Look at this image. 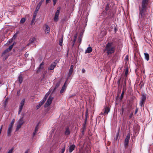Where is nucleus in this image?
<instances>
[{
    "instance_id": "nucleus-49",
    "label": "nucleus",
    "mask_w": 153,
    "mask_h": 153,
    "mask_svg": "<svg viewBox=\"0 0 153 153\" xmlns=\"http://www.w3.org/2000/svg\"><path fill=\"white\" fill-rule=\"evenodd\" d=\"M123 95H124V92H123L121 94V97L122 98H123Z\"/></svg>"
},
{
    "instance_id": "nucleus-51",
    "label": "nucleus",
    "mask_w": 153,
    "mask_h": 153,
    "mask_svg": "<svg viewBox=\"0 0 153 153\" xmlns=\"http://www.w3.org/2000/svg\"><path fill=\"white\" fill-rule=\"evenodd\" d=\"M82 73H84L85 72V69H82Z\"/></svg>"
},
{
    "instance_id": "nucleus-28",
    "label": "nucleus",
    "mask_w": 153,
    "mask_h": 153,
    "mask_svg": "<svg viewBox=\"0 0 153 153\" xmlns=\"http://www.w3.org/2000/svg\"><path fill=\"white\" fill-rule=\"evenodd\" d=\"M8 49H7L5 50L4 52H3L2 53V55L3 56L5 55V54L7 53L9 51Z\"/></svg>"
},
{
    "instance_id": "nucleus-31",
    "label": "nucleus",
    "mask_w": 153,
    "mask_h": 153,
    "mask_svg": "<svg viewBox=\"0 0 153 153\" xmlns=\"http://www.w3.org/2000/svg\"><path fill=\"white\" fill-rule=\"evenodd\" d=\"M65 150V145L64 147L62 149L60 152V153H64Z\"/></svg>"
},
{
    "instance_id": "nucleus-48",
    "label": "nucleus",
    "mask_w": 153,
    "mask_h": 153,
    "mask_svg": "<svg viewBox=\"0 0 153 153\" xmlns=\"http://www.w3.org/2000/svg\"><path fill=\"white\" fill-rule=\"evenodd\" d=\"M28 54L27 53V52H26L25 54V57L27 58L28 56Z\"/></svg>"
},
{
    "instance_id": "nucleus-55",
    "label": "nucleus",
    "mask_w": 153,
    "mask_h": 153,
    "mask_svg": "<svg viewBox=\"0 0 153 153\" xmlns=\"http://www.w3.org/2000/svg\"><path fill=\"white\" fill-rule=\"evenodd\" d=\"M50 0H46V3H49V1H50Z\"/></svg>"
},
{
    "instance_id": "nucleus-22",
    "label": "nucleus",
    "mask_w": 153,
    "mask_h": 153,
    "mask_svg": "<svg viewBox=\"0 0 153 153\" xmlns=\"http://www.w3.org/2000/svg\"><path fill=\"white\" fill-rule=\"evenodd\" d=\"M145 55V58L146 59L147 61L149 60V55L147 53H144Z\"/></svg>"
},
{
    "instance_id": "nucleus-47",
    "label": "nucleus",
    "mask_w": 153,
    "mask_h": 153,
    "mask_svg": "<svg viewBox=\"0 0 153 153\" xmlns=\"http://www.w3.org/2000/svg\"><path fill=\"white\" fill-rule=\"evenodd\" d=\"M138 111V109L137 108L135 110L134 114H136L137 113V112Z\"/></svg>"
},
{
    "instance_id": "nucleus-59",
    "label": "nucleus",
    "mask_w": 153,
    "mask_h": 153,
    "mask_svg": "<svg viewBox=\"0 0 153 153\" xmlns=\"http://www.w3.org/2000/svg\"><path fill=\"white\" fill-rule=\"evenodd\" d=\"M1 131L0 130V134H1Z\"/></svg>"
},
{
    "instance_id": "nucleus-20",
    "label": "nucleus",
    "mask_w": 153,
    "mask_h": 153,
    "mask_svg": "<svg viewBox=\"0 0 153 153\" xmlns=\"http://www.w3.org/2000/svg\"><path fill=\"white\" fill-rule=\"evenodd\" d=\"M45 102H44V101H43L42 100V101L41 102H40L38 105H37L36 108H37V109H39L40 107L44 104V103Z\"/></svg>"
},
{
    "instance_id": "nucleus-1",
    "label": "nucleus",
    "mask_w": 153,
    "mask_h": 153,
    "mask_svg": "<svg viewBox=\"0 0 153 153\" xmlns=\"http://www.w3.org/2000/svg\"><path fill=\"white\" fill-rule=\"evenodd\" d=\"M149 0H142L141 5L139 7V19L140 20H144L147 17L148 13L147 11V7L148 6Z\"/></svg>"
},
{
    "instance_id": "nucleus-30",
    "label": "nucleus",
    "mask_w": 153,
    "mask_h": 153,
    "mask_svg": "<svg viewBox=\"0 0 153 153\" xmlns=\"http://www.w3.org/2000/svg\"><path fill=\"white\" fill-rule=\"evenodd\" d=\"M41 5H42L41 4L39 3V4L37 5V6L36 9L39 10Z\"/></svg>"
},
{
    "instance_id": "nucleus-53",
    "label": "nucleus",
    "mask_w": 153,
    "mask_h": 153,
    "mask_svg": "<svg viewBox=\"0 0 153 153\" xmlns=\"http://www.w3.org/2000/svg\"><path fill=\"white\" fill-rule=\"evenodd\" d=\"M20 92V90H18V91H17V94H19Z\"/></svg>"
},
{
    "instance_id": "nucleus-38",
    "label": "nucleus",
    "mask_w": 153,
    "mask_h": 153,
    "mask_svg": "<svg viewBox=\"0 0 153 153\" xmlns=\"http://www.w3.org/2000/svg\"><path fill=\"white\" fill-rule=\"evenodd\" d=\"M63 40L62 39H61L59 40V45L60 46H62V43Z\"/></svg>"
},
{
    "instance_id": "nucleus-18",
    "label": "nucleus",
    "mask_w": 153,
    "mask_h": 153,
    "mask_svg": "<svg viewBox=\"0 0 153 153\" xmlns=\"http://www.w3.org/2000/svg\"><path fill=\"white\" fill-rule=\"evenodd\" d=\"M65 84L66 82H65L64 84V85L62 86L61 90H60V93H62L65 91L66 88V86H65Z\"/></svg>"
},
{
    "instance_id": "nucleus-9",
    "label": "nucleus",
    "mask_w": 153,
    "mask_h": 153,
    "mask_svg": "<svg viewBox=\"0 0 153 153\" xmlns=\"http://www.w3.org/2000/svg\"><path fill=\"white\" fill-rule=\"evenodd\" d=\"M104 111L103 113L102 112L101 114H104L105 115L107 114H108V113L110 111V110L108 108L106 107L104 109Z\"/></svg>"
},
{
    "instance_id": "nucleus-58",
    "label": "nucleus",
    "mask_w": 153,
    "mask_h": 153,
    "mask_svg": "<svg viewBox=\"0 0 153 153\" xmlns=\"http://www.w3.org/2000/svg\"><path fill=\"white\" fill-rule=\"evenodd\" d=\"M28 151L27 150L24 153H28Z\"/></svg>"
},
{
    "instance_id": "nucleus-46",
    "label": "nucleus",
    "mask_w": 153,
    "mask_h": 153,
    "mask_svg": "<svg viewBox=\"0 0 153 153\" xmlns=\"http://www.w3.org/2000/svg\"><path fill=\"white\" fill-rule=\"evenodd\" d=\"M74 39L76 40V38H77V34H76L74 35Z\"/></svg>"
},
{
    "instance_id": "nucleus-12",
    "label": "nucleus",
    "mask_w": 153,
    "mask_h": 153,
    "mask_svg": "<svg viewBox=\"0 0 153 153\" xmlns=\"http://www.w3.org/2000/svg\"><path fill=\"white\" fill-rule=\"evenodd\" d=\"M12 128L10 127H8L7 131V135L10 136L11 135V133L12 131Z\"/></svg>"
},
{
    "instance_id": "nucleus-39",
    "label": "nucleus",
    "mask_w": 153,
    "mask_h": 153,
    "mask_svg": "<svg viewBox=\"0 0 153 153\" xmlns=\"http://www.w3.org/2000/svg\"><path fill=\"white\" fill-rule=\"evenodd\" d=\"M35 19H32L31 21V25H32L33 23H34L35 21Z\"/></svg>"
},
{
    "instance_id": "nucleus-57",
    "label": "nucleus",
    "mask_w": 153,
    "mask_h": 153,
    "mask_svg": "<svg viewBox=\"0 0 153 153\" xmlns=\"http://www.w3.org/2000/svg\"><path fill=\"white\" fill-rule=\"evenodd\" d=\"M2 126H1V128L0 129V130H1V131H2Z\"/></svg>"
},
{
    "instance_id": "nucleus-45",
    "label": "nucleus",
    "mask_w": 153,
    "mask_h": 153,
    "mask_svg": "<svg viewBox=\"0 0 153 153\" xmlns=\"http://www.w3.org/2000/svg\"><path fill=\"white\" fill-rule=\"evenodd\" d=\"M39 10L36 9L35 12L34 13H36V14L37 15V13Z\"/></svg>"
},
{
    "instance_id": "nucleus-62",
    "label": "nucleus",
    "mask_w": 153,
    "mask_h": 153,
    "mask_svg": "<svg viewBox=\"0 0 153 153\" xmlns=\"http://www.w3.org/2000/svg\"><path fill=\"white\" fill-rule=\"evenodd\" d=\"M15 36V35L13 37H14Z\"/></svg>"
},
{
    "instance_id": "nucleus-7",
    "label": "nucleus",
    "mask_w": 153,
    "mask_h": 153,
    "mask_svg": "<svg viewBox=\"0 0 153 153\" xmlns=\"http://www.w3.org/2000/svg\"><path fill=\"white\" fill-rule=\"evenodd\" d=\"M70 131L68 126L65 129V131L64 132L65 134L67 136L70 134Z\"/></svg>"
},
{
    "instance_id": "nucleus-34",
    "label": "nucleus",
    "mask_w": 153,
    "mask_h": 153,
    "mask_svg": "<svg viewBox=\"0 0 153 153\" xmlns=\"http://www.w3.org/2000/svg\"><path fill=\"white\" fill-rule=\"evenodd\" d=\"M128 68H127L125 71V74L126 76V77L128 74Z\"/></svg>"
},
{
    "instance_id": "nucleus-21",
    "label": "nucleus",
    "mask_w": 153,
    "mask_h": 153,
    "mask_svg": "<svg viewBox=\"0 0 153 153\" xmlns=\"http://www.w3.org/2000/svg\"><path fill=\"white\" fill-rule=\"evenodd\" d=\"M146 96L144 94H143L141 95V100H142V101H145L146 100Z\"/></svg>"
},
{
    "instance_id": "nucleus-23",
    "label": "nucleus",
    "mask_w": 153,
    "mask_h": 153,
    "mask_svg": "<svg viewBox=\"0 0 153 153\" xmlns=\"http://www.w3.org/2000/svg\"><path fill=\"white\" fill-rule=\"evenodd\" d=\"M15 119H13L12 120L11 123L9 125V127H11L12 128L13 127V125L14 124V123L15 122Z\"/></svg>"
},
{
    "instance_id": "nucleus-5",
    "label": "nucleus",
    "mask_w": 153,
    "mask_h": 153,
    "mask_svg": "<svg viewBox=\"0 0 153 153\" xmlns=\"http://www.w3.org/2000/svg\"><path fill=\"white\" fill-rule=\"evenodd\" d=\"M25 99H22V101L21 102V103H20V105L19 106V111H18V114H20L21 112V111L23 107L24 106V104H25Z\"/></svg>"
},
{
    "instance_id": "nucleus-19",
    "label": "nucleus",
    "mask_w": 153,
    "mask_h": 153,
    "mask_svg": "<svg viewBox=\"0 0 153 153\" xmlns=\"http://www.w3.org/2000/svg\"><path fill=\"white\" fill-rule=\"evenodd\" d=\"M24 123V121L23 120V117L20 118L18 121V123L22 125Z\"/></svg>"
},
{
    "instance_id": "nucleus-10",
    "label": "nucleus",
    "mask_w": 153,
    "mask_h": 153,
    "mask_svg": "<svg viewBox=\"0 0 153 153\" xmlns=\"http://www.w3.org/2000/svg\"><path fill=\"white\" fill-rule=\"evenodd\" d=\"M75 147V146L74 145H71L68 148L69 152L71 153L74 150Z\"/></svg>"
},
{
    "instance_id": "nucleus-43",
    "label": "nucleus",
    "mask_w": 153,
    "mask_h": 153,
    "mask_svg": "<svg viewBox=\"0 0 153 153\" xmlns=\"http://www.w3.org/2000/svg\"><path fill=\"white\" fill-rule=\"evenodd\" d=\"M36 13H34L33 17V18L36 19Z\"/></svg>"
},
{
    "instance_id": "nucleus-14",
    "label": "nucleus",
    "mask_w": 153,
    "mask_h": 153,
    "mask_svg": "<svg viewBox=\"0 0 153 153\" xmlns=\"http://www.w3.org/2000/svg\"><path fill=\"white\" fill-rule=\"evenodd\" d=\"M36 39L35 37H34L30 39L29 40V42L28 44V45H29L30 44L33 43L34 42L36 41Z\"/></svg>"
},
{
    "instance_id": "nucleus-27",
    "label": "nucleus",
    "mask_w": 153,
    "mask_h": 153,
    "mask_svg": "<svg viewBox=\"0 0 153 153\" xmlns=\"http://www.w3.org/2000/svg\"><path fill=\"white\" fill-rule=\"evenodd\" d=\"M26 21V19L25 18H22L20 21V23L21 24H23Z\"/></svg>"
},
{
    "instance_id": "nucleus-4",
    "label": "nucleus",
    "mask_w": 153,
    "mask_h": 153,
    "mask_svg": "<svg viewBox=\"0 0 153 153\" xmlns=\"http://www.w3.org/2000/svg\"><path fill=\"white\" fill-rule=\"evenodd\" d=\"M130 138V134L128 133L127 135L125 140L124 145L125 148H126V147L128 146Z\"/></svg>"
},
{
    "instance_id": "nucleus-41",
    "label": "nucleus",
    "mask_w": 153,
    "mask_h": 153,
    "mask_svg": "<svg viewBox=\"0 0 153 153\" xmlns=\"http://www.w3.org/2000/svg\"><path fill=\"white\" fill-rule=\"evenodd\" d=\"M76 40H74L73 41V45H72V47H73L74 45V44L75 43V42H76Z\"/></svg>"
},
{
    "instance_id": "nucleus-2",
    "label": "nucleus",
    "mask_w": 153,
    "mask_h": 153,
    "mask_svg": "<svg viewBox=\"0 0 153 153\" xmlns=\"http://www.w3.org/2000/svg\"><path fill=\"white\" fill-rule=\"evenodd\" d=\"M116 48V45L113 42H108L106 45L104 51L105 52L107 55L111 54L114 53Z\"/></svg>"
},
{
    "instance_id": "nucleus-16",
    "label": "nucleus",
    "mask_w": 153,
    "mask_h": 153,
    "mask_svg": "<svg viewBox=\"0 0 153 153\" xmlns=\"http://www.w3.org/2000/svg\"><path fill=\"white\" fill-rule=\"evenodd\" d=\"M73 68L74 66L73 65H71L68 73V75L69 76H70L71 75L73 72Z\"/></svg>"
},
{
    "instance_id": "nucleus-42",
    "label": "nucleus",
    "mask_w": 153,
    "mask_h": 153,
    "mask_svg": "<svg viewBox=\"0 0 153 153\" xmlns=\"http://www.w3.org/2000/svg\"><path fill=\"white\" fill-rule=\"evenodd\" d=\"M126 84V79H124V81L123 82V86H125Z\"/></svg>"
},
{
    "instance_id": "nucleus-61",
    "label": "nucleus",
    "mask_w": 153,
    "mask_h": 153,
    "mask_svg": "<svg viewBox=\"0 0 153 153\" xmlns=\"http://www.w3.org/2000/svg\"><path fill=\"white\" fill-rule=\"evenodd\" d=\"M1 84V82H0V84Z\"/></svg>"
},
{
    "instance_id": "nucleus-32",
    "label": "nucleus",
    "mask_w": 153,
    "mask_h": 153,
    "mask_svg": "<svg viewBox=\"0 0 153 153\" xmlns=\"http://www.w3.org/2000/svg\"><path fill=\"white\" fill-rule=\"evenodd\" d=\"M14 148H12L11 149L9 150L7 153H12L14 149Z\"/></svg>"
},
{
    "instance_id": "nucleus-35",
    "label": "nucleus",
    "mask_w": 153,
    "mask_h": 153,
    "mask_svg": "<svg viewBox=\"0 0 153 153\" xmlns=\"http://www.w3.org/2000/svg\"><path fill=\"white\" fill-rule=\"evenodd\" d=\"M60 82L57 83L56 85V86L55 87V89H56L60 85Z\"/></svg>"
},
{
    "instance_id": "nucleus-15",
    "label": "nucleus",
    "mask_w": 153,
    "mask_h": 153,
    "mask_svg": "<svg viewBox=\"0 0 153 153\" xmlns=\"http://www.w3.org/2000/svg\"><path fill=\"white\" fill-rule=\"evenodd\" d=\"M23 78L22 75L20 74L19 75L18 78V80L20 83H21L23 80Z\"/></svg>"
},
{
    "instance_id": "nucleus-29",
    "label": "nucleus",
    "mask_w": 153,
    "mask_h": 153,
    "mask_svg": "<svg viewBox=\"0 0 153 153\" xmlns=\"http://www.w3.org/2000/svg\"><path fill=\"white\" fill-rule=\"evenodd\" d=\"M144 103L145 101H142L141 100L140 103V105L141 107L143 106L144 104Z\"/></svg>"
},
{
    "instance_id": "nucleus-36",
    "label": "nucleus",
    "mask_w": 153,
    "mask_h": 153,
    "mask_svg": "<svg viewBox=\"0 0 153 153\" xmlns=\"http://www.w3.org/2000/svg\"><path fill=\"white\" fill-rule=\"evenodd\" d=\"M109 9V5L108 4H107L106 6L105 10L106 11H107Z\"/></svg>"
},
{
    "instance_id": "nucleus-3",
    "label": "nucleus",
    "mask_w": 153,
    "mask_h": 153,
    "mask_svg": "<svg viewBox=\"0 0 153 153\" xmlns=\"http://www.w3.org/2000/svg\"><path fill=\"white\" fill-rule=\"evenodd\" d=\"M60 9L61 7H58L57 11L55 13L54 20L56 22H57L58 20V16L60 10Z\"/></svg>"
},
{
    "instance_id": "nucleus-40",
    "label": "nucleus",
    "mask_w": 153,
    "mask_h": 153,
    "mask_svg": "<svg viewBox=\"0 0 153 153\" xmlns=\"http://www.w3.org/2000/svg\"><path fill=\"white\" fill-rule=\"evenodd\" d=\"M57 0H53V5H55L56 4V3L57 2Z\"/></svg>"
},
{
    "instance_id": "nucleus-44",
    "label": "nucleus",
    "mask_w": 153,
    "mask_h": 153,
    "mask_svg": "<svg viewBox=\"0 0 153 153\" xmlns=\"http://www.w3.org/2000/svg\"><path fill=\"white\" fill-rule=\"evenodd\" d=\"M133 113H131V114H130L129 116V118H131L132 117V116H133Z\"/></svg>"
},
{
    "instance_id": "nucleus-60",
    "label": "nucleus",
    "mask_w": 153,
    "mask_h": 153,
    "mask_svg": "<svg viewBox=\"0 0 153 153\" xmlns=\"http://www.w3.org/2000/svg\"><path fill=\"white\" fill-rule=\"evenodd\" d=\"M127 57H128L127 56H126V58H127Z\"/></svg>"
},
{
    "instance_id": "nucleus-50",
    "label": "nucleus",
    "mask_w": 153,
    "mask_h": 153,
    "mask_svg": "<svg viewBox=\"0 0 153 153\" xmlns=\"http://www.w3.org/2000/svg\"><path fill=\"white\" fill-rule=\"evenodd\" d=\"M44 1V0H41V1H40L39 3L42 4V2Z\"/></svg>"
},
{
    "instance_id": "nucleus-26",
    "label": "nucleus",
    "mask_w": 153,
    "mask_h": 153,
    "mask_svg": "<svg viewBox=\"0 0 153 153\" xmlns=\"http://www.w3.org/2000/svg\"><path fill=\"white\" fill-rule=\"evenodd\" d=\"M48 95V94H46V95H45L44 97V98L42 100L43 101H44V102H45V101L46 100V99H47V98Z\"/></svg>"
},
{
    "instance_id": "nucleus-11",
    "label": "nucleus",
    "mask_w": 153,
    "mask_h": 153,
    "mask_svg": "<svg viewBox=\"0 0 153 153\" xmlns=\"http://www.w3.org/2000/svg\"><path fill=\"white\" fill-rule=\"evenodd\" d=\"M44 64V62H42L40 64L39 66V69L37 71V72L39 73L40 71V70L41 69H43V65Z\"/></svg>"
},
{
    "instance_id": "nucleus-37",
    "label": "nucleus",
    "mask_w": 153,
    "mask_h": 153,
    "mask_svg": "<svg viewBox=\"0 0 153 153\" xmlns=\"http://www.w3.org/2000/svg\"><path fill=\"white\" fill-rule=\"evenodd\" d=\"M13 44L11 45L8 48H7V49H8L9 51H10L13 48Z\"/></svg>"
},
{
    "instance_id": "nucleus-54",
    "label": "nucleus",
    "mask_w": 153,
    "mask_h": 153,
    "mask_svg": "<svg viewBox=\"0 0 153 153\" xmlns=\"http://www.w3.org/2000/svg\"><path fill=\"white\" fill-rule=\"evenodd\" d=\"M120 80V79H119L118 81V86H119Z\"/></svg>"
},
{
    "instance_id": "nucleus-56",
    "label": "nucleus",
    "mask_w": 153,
    "mask_h": 153,
    "mask_svg": "<svg viewBox=\"0 0 153 153\" xmlns=\"http://www.w3.org/2000/svg\"><path fill=\"white\" fill-rule=\"evenodd\" d=\"M121 110H122V114H123V111H124V109L123 108H122L121 109Z\"/></svg>"
},
{
    "instance_id": "nucleus-8",
    "label": "nucleus",
    "mask_w": 153,
    "mask_h": 153,
    "mask_svg": "<svg viewBox=\"0 0 153 153\" xmlns=\"http://www.w3.org/2000/svg\"><path fill=\"white\" fill-rule=\"evenodd\" d=\"M56 66V64L55 62L53 63L50 66L48 67V70H52L54 69Z\"/></svg>"
},
{
    "instance_id": "nucleus-13",
    "label": "nucleus",
    "mask_w": 153,
    "mask_h": 153,
    "mask_svg": "<svg viewBox=\"0 0 153 153\" xmlns=\"http://www.w3.org/2000/svg\"><path fill=\"white\" fill-rule=\"evenodd\" d=\"M45 32L47 33H49L50 31V27H48V25H45Z\"/></svg>"
},
{
    "instance_id": "nucleus-6",
    "label": "nucleus",
    "mask_w": 153,
    "mask_h": 153,
    "mask_svg": "<svg viewBox=\"0 0 153 153\" xmlns=\"http://www.w3.org/2000/svg\"><path fill=\"white\" fill-rule=\"evenodd\" d=\"M53 98L50 97L48 99L46 102L45 105V107H48L49 106L51 103Z\"/></svg>"
},
{
    "instance_id": "nucleus-17",
    "label": "nucleus",
    "mask_w": 153,
    "mask_h": 153,
    "mask_svg": "<svg viewBox=\"0 0 153 153\" xmlns=\"http://www.w3.org/2000/svg\"><path fill=\"white\" fill-rule=\"evenodd\" d=\"M92 48L90 47H88L85 51V53H90L92 51Z\"/></svg>"
},
{
    "instance_id": "nucleus-52",
    "label": "nucleus",
    "mask_w": 153,
    "mask_h": 153,
    "mask_svg": "<svg viewBox=\"0 0 153 153\" xmlns=\"http://www.w3.org/2000/svg\"><path fill=\"white\" fill-rule=\"evenodd\" d=\"M81 40H82V39L81 38H80V37H79V42L80 43L81 42Z\"/></svg>"
},
{
    "instance_id": "nucleus-33",
    "label": "nucleus",
    "mask_w": 153,
    "mask_h": 153,
    "mask_svg": "<svg viewBox=\"0 0 153 153\" xmlns=\"http://www.w3.org/2000/svg\"><path fill=\"white\" fill-rule=\"evenodd\" d=\"M47 73L46 71H45L44 74H43L42 76V78L41 79V80H42L43 79H44L45 77V74Z\"/></svg>"
},
{
    "instance_id": "nucleus-24",
    "label": "nucleus",
    "mask_w": 153,
    "mask_h": 153,
    "mask_svg": "<svg viewBox=\"0 0 153 153\" xmlns=\"http://www.w3.org/2000/svg\"><path fill=\"white\" fill-rule=\"evenodd\" d=\"M38 125H37L35 127V130L33 132V136H34L36 133L37 131L38 130Z\"/></svg>"
},
{
    "instance_id": "nucleus-25",
    "label": "nucleus",
    "mask_w": 153,
    "mask_h": 153,
    "mask_svg": "<svg viewBox=\"0 0 153 153\" xmlns=\"http://www.w3.org/2000/svg\"><path fill=\"white\" fill-rule=\"evenodd\" d=\"M22 126V125L18 123L16 128V131H18L21 127Z\"/></svg>"
}]
</instances>
